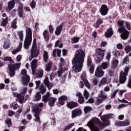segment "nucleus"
Returning <instances> with one entry per match:
<instances>
[{
  "instance_id": "nucleus-13",
  "label": "nucleus",
  "mask_w": 131,
  "mask_h": 131,
  "mask_svg": "<svg viewBox=\"0 0 131 131\" xmlns=\"http://www.w3.org/2000/svg\"><path fill=\"white\" fill-rule=\"evenodd\" d=\"M104 71L101 69V68L97 67L95 72V75L97 78H100V77H103L104 76Z\"/></svg>"
},
{
  "instance_id": "nucleus-11",
  "label": "nucleus",
  "mask_w": 131,
  "mask_h": 131,
  "mask_svg": "<svg viewBox=\"0 0 131 131\" xmlns=\"http://www.w3.org/2000/svg\"><path fill=\"white\" fill-rule=\"evenodd\" d=\"M82 114V111L80 108H76L72 111V118H75Z\"/></svg>"
},
{
  "instance_id": "nucleus-45",
  "label": "nucleus",
  "mask_w": 131,
  "mask_h": 131,
  "mask_svg": "<svg viewBox=\"0 0 131 131\" xmlns=\"http://www.w3.org/2000/svg\"><path fill=\"white\" fill-rule=\"evenodd\" d=\"M107 83V78H103L100 81L99 85H105Z\"/></svg>"
},
{
  "instance_id": "nucleus-12",
  "label": "nucleus",
  "mask_w": 131,
  "mask_h": 131,
  "mask_svg": "<svg viewBox=\"0 0 131 131\" xmlns=\"http://www.w3.org/2000/svg\"><path fill=\"white\" fill-rule=\"evenodd\" d=\"M109 118H111V115H104L101 117V119L103 123H105L106 125H110V121Z\"/></svg>"
},
{
  "instance_id": "nucleus-16",
  "label": "nucleus",
  "mask_w": 131,
  "mask_h": 131,
  "mask_svg": "<svg viewBox=\"0 0 131 131\" xmlns=\"http://www.w3.org/2000/svg\"><path fill=\"white\" fill-rule=\"evenodd\" d=\"M114 34V32H113V29L112 28H110L106 30V31L104 33V36L106 38H110V37H112V35Z\"/></svg>"
},
{
  "instance_id": "nucleus-4",
  "label": "nucleus",
  "mask_w": 131,
  "mask_h": 131,
  "mask_svg": "<svg viewBox=\"0 0 131 131\" xmlns=\"http://www.w3.org/2000/svg\"><path fill=\"white\" fill-rule=\"evenodd\" d=\"M106 51L103 50L101 48H98L96 49V55L97 58L95 59V62L96 64H99L104 59V56H105V52Z\"/></svg>"
},
{
  "instance_id": "nucleus-43",
  "label": "nucleus",
  "mask_w": 131,
  "mask_h": 131,
  "mask_svg": "<svg viewBox=\"0 0 131 131\" xmlns=\"http://www.w3.org/2000/svg\"><path fill=\"white\" fill-rule=\"evenodd\" d=\"M82 80L84 81V85L86 88H88V89H91V84H90V82H89L88 79L82 78Z\"/></svg>"
},
{
  "instance_id": "nucleus-20",
  "label": "nucleus",
  "mask_w": 131,
  "mask_h": 131,
  "mask_svg": "<svg viewBox=\"0 0 131 131\" xmlns=\"http://www.w3.org/2000/svg\"><path fill=\"white\" fill-rule=\"evenodd\" d=\"M51 97V94L49 92L46 93V95H43L42 97V101L44 103H48L49 102V99Z\"/></svg>"
},
{
  "instance_id": "nucleus-8",
  "label": "nucleus",
  "mask_w": 131,
  "mask_h": 131,
  "mask_svg": "<svg viewBox=\"0 0 131 131\" xmlns=\"http://www.w3.org/2000/svg\"><path fill=\"white\" fill-rule=\"evenodd\" d=\"M13 97L17 98L20 104H23L24 102V97L25 95L21 94V93H17L16 92L13 93Z\"/></svg>"
},
{
  "instance_id": "nucleus-56",
  "label": "nucleus",
  "mask_w": 131,
  "mask_h": 131,
  "mask_svg": "<svg viewBox=\"0 0 131 131\" xmlns=\"http://www.w3.org/2000/svg\"><path fill=\"white\" fill-rule=\"evenodd\" d=\"M95 103V99L93 98H90L89 99L86 101V104H93Z\"/></svg>"
},
{
  "instance_id": "nucleus-26",
  "label": "nucleus",
  "mask_w": 131,
  "mask_h": 131,
  "mask_svg": "<svg viewBox=\"0 0 131 131\" xmlns=\"http://www.w3.org/2000/svg\"><path fill=\"white\" fill-rule=\"evenodd\" d=\"M43 83L48 89V90H51L52 87H51V83H50V81H49V78L46 77L43 80Z\"/></svg>"
},
{
  "instance_id": "nucleus-42",
  "label": "nucleus",
  "mask_w": 131,
  "mask_h": 131,
  "mask_svg": "<svg viewBox=\"0 0 131 131\" xmlns=\"http://www.w3.org/2000/svg\"><path fill=\"white\" fill-rule=\"evenodd\" d=\"M4 62L8 61L9 62H10V63H14V60H13L12 57H9V56L5 57H4Z\"/></svg>"
},
{
  "instance_id": "nucleus-10",
  "label": "nucleus",
  "mask_w": 131,
  "mask_h": 131,
  "mask_svg": "<svg viewBox=\"0 0 131 131\" xmlns=\"http://www.w3.org/2000/svg\"><path fill=\"white\" fill-rule=\"evenodd\" d=\"M119 33H121L120 35L121 38L123 40H125L129 37V32L125 29V30H122L121 32H119Z\"/></svg>"
},
{
  "instance_id": "nucleus-34",
  "label": "nucleus",
  "mask_w": 131,
  "mask_h": 131,
  "mask_svg": "<svg viewBox=\"0 0 131 131\" xmlns=\"http://www.w3.org/2000/svg\"><path fill=\"white\" fill-rule=\"evenodd\" d=\"M43 58L44 62L47 63V62H48V60L49 59V54L48 53V52L44 51Z\"/></svg>"
},
{
  "instance_id": "nucleus-52",
  "label": "nucleus",
  "mask_w": 131,
  "mask_h": 131,
  "mask_svg": "<svg viewBox=\"0 0 131 131\" xmlns=\"http://www.w3.org/2000/svg\"><path fill=\"white\" fill-rule=\"evenodd\" d=\"M84 96L86 100H88V99H89V97H90V93H89L86 89L84 91Z\"/></svg>"
},
{
  "instance_id": "nucleus-32",
  "label": "nucleus",
  "mask_w": 131,
  "mask_h": 131,
  "mask_svg": "<svg viewBox=\"0 0 131 131\" xmlns=\"http://www.w3.org/2000/svg\"><path fill=\"white\" fill-rule=\"evenodd\" d=\"M93 111V107L90 106H86L84 107L83 111L85 114H88V113H90L91 111Z\"/></svg>"
},
{
  "instance_id": "nucleus-5",
  "label": "nucleus",
  "mask_w": 131,
  "mask_h": 131,
  "mask_svg": "<svg viewBox=\"0 0 131 131\" xmlns=\"http://www.w3.org/2000/svg\"><path fill=\"white\" fill-rule=\"evenodd\" d=\"M15 2L16 4H18L19 6L17 7V13L18 17L19 18H23L24 15V6L22 3H21V0H12Z\"/></svg>"
},
{
  "instance_id": "nucleus-9",
  "label": "nucleus",
  "mask_w": 131,
  "mask_h": 131,
  "mask_svg": "<svg viewBox=\"0 0 131 131\" xmlns=\"http://www.w3.org/2000/svg\"><path fill=\"white\" fill-rule=\"evenodd\" d=\"M99 12L102 16H106L108 14V12H109L108 6L105 4L102 5L99 9Z\"/></svg>"
},
{
  "instance_id": "nucleus-6",
  "label": "nucleus",
  "mask_w": 131,
  "mask_h": 131,
  "mask_svg": "<svg viewBox=\"0 0 131 131\" xmlns=\"http://www.w3.org/2000/svg\"><path fill=\"white\" fill-rule=\"evenodd\" d=\"M39 55V49L37 48V44L32 43L31 49V56L32 59L37 58Z\"/></svg>"
},
{
  "instance_id": "nucleus-63",
  "label": "nucleus",
  "mask_w": 131,
  "mask_h": 131,
  "mask_svg": "<svg viewBox=\"0 0 131 131\" xmlns=\"http://www.w3.org/2000/svg\"><path fill=\"white\" fill-rule=\"evenodd\" d=\"M127 88L131 89V76L129 77L128 84L127 85Z\"/></svg>"
},
{
  "instance_id": "nucleus-58",
  "label": "nucleus",
  "mask_w": 131,
  "mask_h": 131,
  "mask_svg": "<svg viewBox=\"0 0 131 131\" xmlns=\"http://www.w3.org/2000/svg\"><path fill=\"white\" fill-rule=\"evenodd\" d=\"M114 74V70H113V69L111 68L108 71V75L109 76H113Z\"/></svg>"
},
{
  "instance_id": "nucleus-62",
  "label": "nucleus",
  "mask_w": 131,
  "mask_h": 131,
  "mask_svg": "<svg viewBox=\"0 0 131 131\" xmlns=\"http://www.w3.org/2000/svg\"><path fill=\"white\" fill-rule=\"evenodd\" d=\"M49 32L50 33H53L54 32V26L52 25H49Z\"/></svg>"
},
{
  "instance_id": "nucleus-37",
  "label": "nucleus",
  "mask_w": 131,
  "mask_h": 131,
  "mask_svg": "<svg viewBox=\"0 0 131 131\" xmlns=\"http://www.w3.org/2000/svg\"><path fill=\"white\" fill-rule=\"evenodd\" d=\"M5 123L7 124L8 127L12 126V125H13V124L12 123V119L10 118H8L6 119Z\"/></svg>"
},
{
  "instance_id": "nucleus-39",
  "label": "nucleus",
  "mask_w": 131,
  "mask_h": 131,
  "mask_svg": "<svg viewBox=\"0 0 131 131\" xmlns=\"http://www.w3.org/2000/svg\"><path fill=\"white\" fill-rule=\"evenodd\" d=\"M11 27L14 29H16L17 26V18H15L11 23Z\"/></svg>"
},
{
  "instance_id": "nucleus-51",
  "label": "nucleus",
  "mask_w": 131,
  "mask_h": 131,
  "mask_svg": "<svg viewBox=\"0 0 131 131\" xmlns=\"http://www.w3.org/2000/svg\"><path fill=\"white\" fill-rule=\"evenodd\" d=\"M78 102L80 104H83L84 103V97L83 96L78 97Z\"/></svg>"
},
{
  "instance_id": "nucleus-33",
  "label": "nucleus",
  "mask_w": 131,
  "mask_h": 131,
  "mask_svg": "<svg viewBox=\"0 0 131 131\" xmlns=\"http://www.w3.org/2000/svg\"><path fill=\"white\" fill-rule=\"evenodd\" d=\"M93 122H95L97 124V125H99V126H103V123L100 121V119L98 118L93 119Z\"/></svg>"
},
{
  "instance_id": "nucleus-50",
  "label": "nucleus",
  "mask_w": 131,
  "mask_h": 131,
  "mask_svg": "<svg viewBox=\"0 0 131 131\" xmlns=\"http://www.w3.org/2000/svg\"><path fill=\"white\" fill-rule=\"evenodd\" d=\"M30 6L32 9H35V7L36 6V2L35 1L33 0L30 3Z\"/></svg>"
},
{
  "instance_id": "nucleus-59",
  "label": "nucleus",
  "mask_w": 131,
  "mask_h": 131,
  "mask_svg": "<svg viewBox=\"0 0 131 131\" xmlns=\"http://www.w3.org/2000/svg\"><path fill=\"white\" fill-rule=\"evenodd\" d=\"M125 51L126 53H129V52H130V51H131V46L130 45H127L125 48Z\"/></svg>"
},
{
  "instance_id": "nucleus-41",
  "label": "nucleus",
  "mask_w": 131,
  "mask_h": 131,
  "mask_svg": "<svg viewBox=\"0 0 131 131\" xmlns=\"http://www.w3.org/2000/svg\"><path fill=\"white\" fill-rule=\"evenodd\" d=\"M37 66V59H33L31 63V68H36Z\"/></svg>"
},
{
  "instance_id": "nucleus-1",
  "label": "nucleus",
  "mask_w": 131,
  "mask_h": 131,
  "mask_svg": "<svg viewBox=\"0 0 131 131\" xmlns=\"http://www.w3.org/2000/svg\"><path fill=\"white\" fill-rule=\"evenodd\" d=\"M84 58H85V52L83 51L82 49H80L76 51L74 57L72 60L73 69L75 72H80L83 66L84 62Z\"/></svg>"
},
{
  "instance_id": "nucleus-24",
  "label": "nucleus",
  "mask_w": 131,
  "mask_h": 131,
  "mask_svg": "<svg viewBox=\"0 0 131 131\" xmlns=\"http://www.w3.org/2000/svg\"><path fill=\"white\" fill-rule=\"evenodd\" d=\"M15 2L11 0L8 3V9L9 11H11L15 8Z\"/></svg>"
},
{
  "instance_id": "nucleus-49",
  "label": "nucleus",
  "mask_w": 131,
  "mask_h": 131,
  "mask_svg": "<svg viewBox=\"0 0 131 131\" xmlns=\"http://www.w3.org/2000/svg\"><path fill=\"white\" fill-rule=\"evenodd\" d=\"M127 62H129V58L128 57V55H127L124 57L122 64L124 65V64H127Z\"/></svg>"
},
{
  "instance_id": "nucleus-46",
  "label": "nucleus",
  "mask_w": 131,
  "mask_h": 131,
  "mask_svg": "<svg viewBox=\"0 0 131 131\" xmlns=\"http://www.w3.org/2000/svg\"><path fill=\"white\" fill-rule=\"evenodd\" d=\"M40 99H41V95L40 93L37 92L35 96V101H40Z\"/></svg>"
},
{
  "instance_id": "nucleus-54",
  "label": "nucleus",
  "mask_w": 131,
  "mask_h": 131,
  "mask_svg": "<svg viewBox=\"0 0 131 131\" xmlns=\"http://www.w3.org/2000/svg\"><path fill=\"white\" fill-rule=\"evenodd\" d=\"M37 76L39 78H41L43 76V71L42 70H40L37 74Z\"/></svg>"
},
{
  "instance_id": "nucleus-22",
  "label": "nucleus",
  "mask_w": 131,
  "mask_h": 131,
  "mask_svg": "<svg viewBox=\"0 0 131 131\" xmlns=\"http://www.w3.org/2000/svg\"><path fill=\"white\" fill-rule=\"evenodd\" d=\"M67 99H68V97H67V96L66 95H62V96H60L58 98V101H59V104H60V105L61 106H63V105H64V104H65V101H66V100H67Z\"/></svg>"
},
{
  "instance_id": "nucleus-31",
  "label": "nucleus",
  "mask_w": 131,
  "mask_h": 131,
  "mask_svg": "<svg viewBox=\"0 0 131 131\" xmlns=\"http://www.w3.org/2000/svg\"><path fill=\"white\" fill-rule=\"evenodd\" d=\"M109 66H110L109 62H104L101 64L100 68V69H103V70H105V69L109 68Z\"/></svg>"
},
{
  "instance_id": "nucleus-61",
  "label": "nucleus",
  "mask_w": 131,
  "mask_h": 131,
  "mask_svg": "<svg viewBox=\"0 0 131 131\" xmlns=\"http://www.w3.org/2000/svg\"><path fill=\"white\" fill-rule=\"evenodd\" d=\"M21 75H23V76L28 75H27V71L26 70V69H23L21 70Z\"/></svg>"
},
{
  "instance_id": "nucleus-60",
  "label": "nucleus",
  "mask_w": 131,
  "mask_h": 131,
  "mask_svg": "<svg viewBox=\"0 0 131 131\" xmlns=\"http://www.w3.org/2000/svg\"><path fill=\"white\" fill-rule=\"evenodd\" d=\"M113 54L115 57H117V56H120V52L118 50H115L113 52Z\"/></svg>"
},
{
  "instance_id": "nucleus-40",
  "label": "nucleus",
  "mask_w": 131,
  "mask_h": 131,
  "mask_svg": "<svg viewBox=\"0 0 131 131\" xmlns=\"http://www.w3.org/2000/svg\"><path fill=\"white\" fill-rule=\"evenodd\" d=\"M10 47H11V42L9 41H5L3 45V48L5 49V50H7L9 49Z\"/></svg>"
},
{
  "instance_id": "nucleus-25",
  "label": "nucleus",
  "mask_w": 131,
  "mask_h": 131,
  "mask_svg": "<svg viewBox=\"0 0 131 131\" xmlns=\"http://www.w3.org/2000/svg\"><path fill=\"white\" fill-rule=\"evenodd\" d=\"M104 20L102 18H98L97 20L96 21L95 24H94V27L95 28H99L100 27V25L101 24H103Z\"/></svg>"
},
{
  "instance_id": "nucleus-3",
  "label": "nucleus",
  "mask_w": 131,
  "mask_h": 131,
  "mask_svg": "<svg viewBox=\"0 0 131 131\" xmlns=\"http://www.w3.org/2000/svg\"><path fill=\"white\" fill-rule=\"evenodd\" d=\"M21 63H14V64H8V70L9 71V76L10 77H14L15 74H16V70L20 69V66Z\"/></svg>"
},
{
  "instance_id": "nucleus-15",
  "label": "nucleus",
  "mask_w": 131,
  "mask_h": 131,
  "mask_svg": "<svg viewBox=\"0 0 131 131\" xmlns=\"http://www.w3.org/2000/svg\"><path fill=\"white\" fill-rule=\"evenodd\" d=\"M64 22L62 23L60 25L56 27V30L55 31V34L57 36H59V35L61 34V32H62V29H63V27H64Z\"/></svg>"
},
{
  "instance_id": "nucleus-36",
  "label": "nucleus",
  "mask_w": 131,
  "mask_h": 131,
  "mask_svg": "<svg viewBox=\"0 0 131 131\" xmlns=\"http://www.w3.org/2000/svg\"><path fill=\"white\" fill-rule=\"evenodd\" d=\"M7 24H8V17H7L5 19L2 18L1 26H2V27H7Z\"/></svg>"
},
{
  "instance_id": "nucleus-2",
  "label": "nucleus",
  "mask_w": 131,
  "mask_h": 131,
  "mask_svg": "<svg viewBox=\"0 0 131 131\" xmlns=\"http://www.w3.org/2000/svg\"><path fill=\"white\" fill-rule=\"evenodd\" d=\"M26 38L24 43V48L25 50H28L32 42V30L28 27H26Z\"/></svg>"
},
{
  "instance_id": "nucleus-19",
  "label": "nucleus",
  "mask_w": 131,
  "mask_h": 131,
  "mask_svg": "<svg viewBox=\"0 0 131 131\" xmlns=\"http://www.w3.org/2000/svg\"><path fill=\"white\" fill-rule=\"evenodd\" d=\"M126 75L125 73H120L119 77V83L123 84L126 81Z\"/></svg>"
},
{
  "instance_id": "nucleus-53",
  "label": "nucleus",
  "mask_w": 131,
  "mask_h": 131,
  "mask_svg": "<svg viewBox=\"0 0 131 131\" xmlns=\"http://www.w3.org/2000/svg\"><path fill=\"white\" fill-rule=\"evenodd\" d=\"M91 65H92V59H91V56H88L87 59V66L88 67H90Z\"/></svg>"
},
{
  "instance_id": "nucleus-38",
  "label": "nucleus",
  "mask_w": 131,
  "mask_h": 131,
  "mask_svg": "<svg viewBox=\"0 0 131 131\" xmlns=\"http://www.w3.org/2000/svg\"><path fill=\"white\" fill-rule=\"evenodd\" d=\"M40 93L42 95H43L45 93L47 92V88L45 87L43 84H41L40 86Z\"/></svg>"
},
{
  "instance_id": "nucleus-17",
  "label": "nucleus",
  "mask_w": 131,
  "mask_h": 131,
  "mask_svg": "<svg viewBox=\"0 0 131 131\" xmlns=\"http://www.w3.org/2000/svg\"><path fill=\"white\" fill-rule=\"evenodd\" d=\"M23 85H28L29 82L30 81V77L28 75L23 76L21 79Z\"/></svg>"
},
{
  "instance_id": "nucleus-57",
  "label": "nucleus",
  "mask_w": 131,
  "mask_h": 131,
  "mask_svg": "<svg viewBox=\"0 0 131 131\" xmlns=\"http://www.w3.org/2000/svg\"><path fill=\"white\" fill-rule=\"evenodd\" d=\"M130 123L127 120L122 121V126H127L129 125Z\"/></svg>"
},
{
  "instance_id": "nucleus-21",
  "label": "nucleus",
  "mask_w": 131,
  "mask_h": 131,
  "mask_svg": "<svg viewBox=\"0 0 131 131\" xmlns=\"http://www.w3.org/2000/svg\"><path fill=\"white\" fill-rule=\"evenodd\" d=\"M56 101H57V98L50 97L48 100V105H49L50 107H54L55 106Z\"/></svg>"
},
{
  "instance_id": "nucleus-28",
  "label": "nucleus",
  "mask_w": 131,
  "mask_h": 131,
  "mask_svg": "<svg viewBox=\"0 0 131 131\" xmlns=\"http://www.w3.org/2000/svg\"><path fill=\"white\" fill-rule=\"evenodd\" d=\"M119 61L117 59L113 60L112 61V69L113 70H115L116 68H117V65H118Z\"/></svg>"
},
{
  "instance_id": "nucleus-44",
  "label": "nucleus",
  "mask_w": 131,
  "mask_h": 131,
  "mask_svg": "<svg viewBox=\"0 0 131 131\" xmlns=\"http://www.w3.org/2000/svg\"><path fill=\"white\" fill-rule=\"evenodd\" d=\"M17 34L19 36V38L20 41H23V36H24L23 31H18L17 32Z\"/></svg>"
},
{
  "instance_id": "nucleus-18",
  "label": "nucleus",
  "mask_w": 131,
  "mask_h": 131,
  "mask_svg": "<svg viewBox=\"0 0 131 131\" xmlns=\"http://www.w3.org/2000/svg\"><path fill=\"white\" fill-rule=\"evenodd\" d=\"M117 24L120 28H118V32H121L122 30L125 29V27H124V21L123 20H119L117 22Z\"/></svg>"
},
{
  "instance_id": "nucleus-30",
  "label": "nucleus",
  "mask_w": 131,
  "mask_h": 131,
  "mask_svg": "<svg viewBox=\"0 0 131 131\" xmlns=\"http://www.w3.org/2000/svg\"><path fill=\"white\" fill-rule=\"evenodd\" d=\"M98 98H100L103 100H106V99H107V95H105V93H104V91L101 90L98 94Z\"/></svg>"
},
{
  "instance_id": "nucleus-48",
  "label": "nucleus",
  "mask_w": 131,
  "mask_h": 131,
  "mask_svg": "<svg viewBox=\"0 0 131 131\" xmlns=\"http://www.w3.org/2000/svg\"><path fill=\"white\" fill-rule=\"evenodd\" d=\"M103 99L97 98L95 102L96 106H99V105H100V104H102V103H103Z\"/></svg>"
},
{
  "instance_id": "nucleus-55",
  "label": "nucleus",
  "mask_w": 131,
  "mask_h": 131,
  "mask_svg": "<svg viewBox=\"0 0 131 131\" xmlns=\"http://www.w3.org/2000/svg\"><path fill=\"white\" fill-rule=\"evenodd\" d=\"M95 70V65L94 64H91L90 66V68L89 69V71H90V73L91 74H93V73H94V71Z\"/></svg>"
},
{
  "instance_id": "nucleus-7",
  "label": "nucleus",
  "mask_w": 131,
  "mask_h": 131,
  "mask_svg": "<svg viewBox=\"0 0 131 131\" xmlns=\"http://www.w3.org/2000/svg\"><path fill=\"white\" fill-rule=\"evenodd\" d=\"M33 112H34V117H35L34 119V121L37 122L40 120V117L39 115H40V112H41V108H40L37 106H34L33 107Z\"/></svg>"
},
{
  "instance_id": "nucleus-35",
  "label": "nucleus",
  "mask_w": 131,
  "mask_h": 131,
  "mask_svg": "<svg viewBox=\"0 0 131 131\" xmlns=\"http://www.w3.org/2000/svg\"><path fill=\"white\" fill-rule=\"evenodd\" d=\"M80 38L77 36H74L71 38V43H77L79 41Z\"/></svg>"
},
{
  "instance_id": "nucleus-23",
  "label": "nucleus",
  "mask_w": 131,
  "mask_h": 131,
  "mask_svg": "<svg viewBox=\"0 0 131 131\" xmlns=\"http://www.w3.org/2000/svg\"><path fill=\"white\" fill-rule=\"evenodd\" d=\"M43 36L46 41L48 42L49 40H50V33H49V31L45 30L43 32Z\"/></svg>"
},
{
  "instance_id": "nucleus-29",
  "label": "nucleus",
  "mask_w": 131,
  "mask_h": 131,
  "mask_svg": "<svg viewBox=\"0 0 131 131\" xmlns=\"http://www.w3.org/2000/svg\"><path fill=\"white\" fill-rule=\"evenodd\" d=\"M53 67V62L49 61V63H48L46 64L45 70L47 72H49V71H51V69H52V68Z\"/></svg>"
},
{
  "instance_id": "nucleus-64",
  "label": "nucleus",
  "mask_w": 131,
  "mask_h": 131,
  "mask_svg": "<svg viewBox=\"0 0 131 131\" xmlns=\"http://www.w3.org/2000/svg\"><path fill=\"white\" fill-rule=\"evenodd\" d=\"M115 125L117 126H122V121H116L115 123Z\"/></svg>"
},
{
  "instance_id": "nucleus-27",
  "label": "nucleus",
  "mask_w": 131,
  "mask_h": 131,
  "mask_svg": "<svg viewBox=\"0 0 131 131\" xmlns=\"http://www.w3.org/2000/svg\"><path fill=\"white\" fill-rule=\"evenodd\" d=\"M91 125H92V124L90 122H88L87 124V126H89V127H90L91 131H100L99 127L95 125L92 126H91Z\"/></svg>"
},
{
  "instance_id": "nucleus-14",
  "label": "nucleus",
  "mask_w": 131,
  "mask_h": 131,
  "mask_svg": "<svg viewBox=\"0 0 131 131\" xmlns=\"http://www.w3.org/2000/svg\"><path fill=\"white\" fill-rule=\"evenodd\" d=\"M67 107L69 109H74V108H76L78 107V103L75 101H71L70 102H67Z\"/></svg>"
},
{
  "instance_id": "nucleus-47",
  "label": "nucleus",
  "mask_w": 131,
  "mask_h": 131,
  "mask_svg": "<svg viewBox=\"0 0 131 131\" xmlns=\"http://www.w3.org/2000/svg\"><path fill=\"white\" fill-rule=\"evenodd\" d=\"M72 126H74V123H71L68 126L64 127L63 130V131L69 130V129H70V128H71Z\"/></svg>"
}]
</instances>
